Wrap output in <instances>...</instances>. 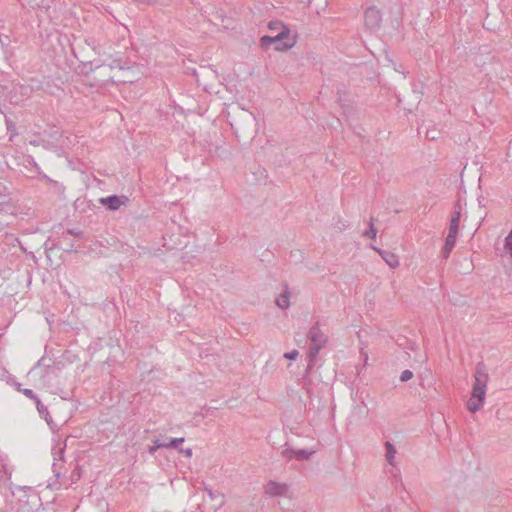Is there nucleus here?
Returning <instances> with one entry per match:
<instances>
[{"mask_svg":"<svg viewBox=\"0 0 512 512\" xmlns=\"http://www.w3.org/2000/svg\"><path fill=\"white\" fill-rule=\"evenodd\" d=\"M488 383V374L483 369H477L474 376V384L472 386L470 397L466 407L471 413L479 411L485 401Z\"/></svg>","mask_w":512,"mask_h":512,"instance_id":"nucleus-1","label":"nucleus"},{"mask_svg":"<svg viewBox=\"0 0 512 512\" xmlns=\"http://www.w3.org/2000/svg\"><path fill=\"white\" fill-rule=\"evenodd\" d=\"M260 44L264 48L274 45L277 51H287L296 44V36L290 32H280V34L263 36Z\"/></svg>","mask_w":512,"mask_h":512,"instance_id":"nucleus-2","label":"nucleus"},{"mask_svg":"<svg viewBox=\"0 0 512 512\" xmlns=\"http://www.w3.org/2000/svg\"><path fill=\"white\" fill-rule=\"evenodd\" d=\"M364 22L368 28H375L381 23V12L376 7H369L364 12Z\"/></svg>","mask_w":512,"mask_h":512,"instance_id":"nucleus-3","label":"nucleus"},{"mask_svg":"<svg viewBox=\"0 0 512 512\" xmlns=\"http://www.w3.org/2000/svg\"><path fill=\"white\" fill-rule=\"evenodd\" d=\"M310 340L312 342V350L316 354L325 345L326 336L318 327H313L310 330Z\"/></svg>","mask_w":512,"mask_h":512,"instance_id":"nucleus-4","label":"nucleus"},{"mask_svg":"<svg viewBox=\"0 0 512 512\" xmlns=\"http://www.w3.org/2000/svg\"><path fill=\"white\" fill-rule=\"evenodd\" d=\"M286 485L276 482L270 481L265 485V492L271 496H279L286 492Z\"/></svg>","mask_w":512,"mask_h":512,"instance_id":"nucleus-5","label":"nucleus"},{"mask_svg":"<svg viewBox=\"0 0 512 512\" xmlns=\"http://www.w3.org/2000/svg\"><path fill=\"white\" fill-rule=\"evenodd\" d=\"M458 231L449 230V233L445 239L444 256L448 257L453 247L455 246Z\"/></svg>","mask_w":512,"mask_h":512,"instance_id":"nucleus-6","label":"nucleus"},{"mask_svg":"<svg viewBox=\"0 0 512 512\" xmlns=\"http://www.w3.org/2000/svg\"><path fill=\"white\" fill-rule=\"evenodd\" d=\"M271 35L280 34V32H290V29L280 21H272L268 25Z\"/></svg>","mask_w":512,"mask_h":512,"instance_id":"nucleus-7","label":"nucleus"},{"mask_svg":"<svg viewBox=\"0 0 512 512\" xmlns=\"http://www.w3.org/2000/svg\"><path fill=\"white\" fill-rule=\"evenodd\" d=\"M460 218H461L460 210H455L451 217L449 230L459 231Z\"/></svg>","mask_w":512,"mask_h":512,"instance_id":"nucleus-8","label":"nucleus"},{"mask_svg":"<svg viewBox=\"0 0 512 512\" xmlns=\"http://www.w3.org/2000/svg\"><path fill=\"white\" fill-rule=\"evenodd\" d=\"M101 202L108 205V207L113 210L118 209L122 204L121 200L116 196L102 199Z\"/></svg>","mask_w":512,"mask_h":512,"instance_id":"nucleus-9","label":"nucleus"},{"mask_svg":"<svg viewBox=\"0 0 512 512\" xmlns=\"http://www.w3.org/2000/svg\"><path fill=\"white\" fill-rule=\"evenodd\" d=\"M289 293L285 291L276 299V304L282 309H285L289 306Z\"/></svg>","mask_w":512,"mask_h":512,"instance_id":"nucleus-10","label":"nucleus"},{"mask_svg":"<svg viewBox=\"0 0 512 512\" xmlns=\"http://www.w3.org/2000/svg\"><path fill=\"white\" fill-rule=\"evenodd\" d=\"M384 260L389 264L391 267H397L399 264L398 258L396 255L392 253H383L382 254Z\"/></svg>","mask_w":512,"mask_h":512,"instance_id":"nucleus-11","label":"nucleus"},{"mask_svg":"<svg viewBox=\"0 0 512 512\" xmlns=\"http://www.w3.org/2000/svg\"><path fill=\"white\" fill-rule=\"evenodd\" d=\"M385 446H386V449H387V455H386L387 460L389 461L390 464H392L393 463V459H394L395 454H396V450L393 447V445L391 443H389V442H387L385 444Z\"/></svg>","mask_w":512,"mask_h":512,"instance_id":"nucleus-12","label":"nucleus"},{"mask_svg":"<svg viewBox=\"0 0 512 512\" xmlns=\"http://www.w3.org/2000/svg\"><path fill=\"white\" fill-rule=\"evenodd\" d=\"M184 441V438H175V439H172L170 442L168 443H161V444H158V447H163V448H174V447H177V445L179 443H182Z\"/></svg>","mask_w":512,"mask_h":512,"instance_id":"nucleus-13","label":"nucleus"},{"mask_svg":"<svg viewBox=\"0 0 512 512\" xmlns=\"http://www.w3.org/2000/svg\"><path fill=\"white\" fill-rule=\"evenodd\" d=\"M294 457L298 460L307 459L309 457V453H307L305 451H297V452H295Z\"/></svg>","mask_w":512,"mask_h":512,"instance_id":"nucleus-14","label":"nucleus"},{"mask_svg":"<svg viewBox=\"0 0 512 512\" xmlns=\"http://www.w3.org/2000/svg\"><path fill=\"white\" fill-rule=\"evenodd\" d=\"M505 247L512 251V231L508 234V236L505 238Z\"/></svg>","mask_w":512,"mask_h":512,"instance_id":"nucleus-15","label":"nucleus"},{"mask_svg":"<svg viewBox=\"0 0 512 512\" xmlns=\"http://www.w3.org/2000/svg\"><path fill=\"white\" fill-rule=\"evenodd\" d=\"M284 357L289 360H295L298 357V351L293 350L292 352L285 353Z\"/></svg>","mask_w":512,"mask_h":512,"instance_id":"nucleus-16","label":"nucleus"},{"mask_svg":"<svg viewBox=\"0 0 512 512\" xmlns=\"http://www.w3.org/2000/svg\"><path fill=\"white\" fill-rule=\"evenodd\" d=\"M413 376L412 372L409 371V370H405L402 375H401V380L402 381H407L409 379H411Z\"/></svg>","mask_w":512,"mask_h":512,"instance_id":"nucleus-17","label":"nucleus"},{"mask_svg":"<svg viewBox=\"0 0 512 512\" xmlns=\"http://www.w3.org/2000/svg\"><path fill=\"white\" fill-rule=\"evenodd\" d=\"M180 452L187 458L192 457V450L191 449H181Z\"/></svg>","mask_w":512,"mask_h":512,"instance_id":"nucleus-18","label":"nucleus"},{"mask_svg":"<svg viewBox=\"0 0 512 512\" xmlns=\"http://www.w3.org/2000/svg\"><path fill=\"white\" fill-rule=\"evenodd\" d=\"M366 235L372 239H375L376 238V235H377V231L374 229V228H371L367 233Z\"/></svg>","mask_w":512,"mask_h":512,"instance_id":"nucleus-19","label":"nucleus"},{"mask_svg":"<svg viewBox=\"0 0 512 512\" xmlns=\"http://www.w3.org/2000/svg\"><path fill=\"white\" fill-rule=\"evenodd\" d=\"M24 393H25V395H27L29 397L32 396V391L31 390L27 389V390L24 391Z\"/></svg>","mask_w":512,"mask_h":512,"instance_id":"nucleus-20","label":"nucleus"},{"mask_svg":"<svg viewBox=\"0 0 512 512\" xmlns=\"http://www.w3.org/2000/svg\"><path fill=\"white\" fill-rule=\"evenodd\" d=\"M157 448H159V447H158V445H157L156 447H152V448L150 449V452H151V453H153Z\"/></svg>","mask_w":512,"mask_h":512,"instance_id":"nucleus-21","label":"nucleus"}]
</instances>
